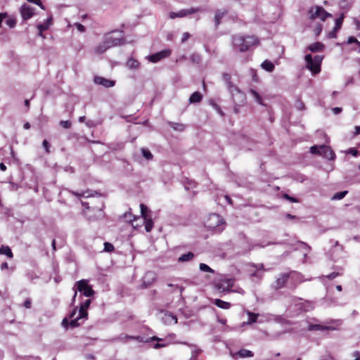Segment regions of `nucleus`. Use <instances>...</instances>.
I'll return each instance as SVG.
<instances>
[{
    "instance_id": "f257e3e1",
    "label": "nucleus",
    "mask_w": 360,
    "mask_h": 360,
    "mask_svg": "<svg viewBox=\"0 0 360 360\" xmlns=\"http://www.w3.org/2000/svg\"><path fill=\"white\" fill-rule=\"evenodd\" d=\"M258 43V39L255 36L236 35L233 37V44L236 49L240 52L248 51L252 46Z\"/></svg>"
},
{
    "instance_id": "f03ea898",
    "label": "nucleus",
    "mask_w": 360,
    "mask_h": 360,
    "mask_svg": "<svg viewBox=\"0 0 360 360\" xmlns=\"http://www.w3.org/2000/svg\"><path fill=\"white\" fill-rule=\"evenodd\" d=\"M91 304V300H86L84 303L80 305L78 314L77 316L75 315L77 314V308H75L73 311L70 314V327L75 328L80 325L79 321L82 319H86L88 316L87 309L89 307Z\"/></svg>"
},
{
    "instance_id": "7ed1b4c3",
    "label": "nucleus",
    "mask_w": 360,
    "mask_h": 360,
    "mask_svg": "<svg viewBox=\"0 0 360 360\" xmlns=\"http://www.w3.org/2000/svg\"><path fill=\"white\" fill-rule=\"evenodd\" d=\"M323 60V56H315L314 58L311 54L305 56L306 67L313 74H317L321 71V65Z\"/></svg>"
},
{
    "instance_id": "20e7f679",
    "label": "nucleus",
    "mask_w": 360,
    "mask_h": 360,
    "mask_svg": "<svg viewBox=\"0 0 360 360\" xmlns=\"http://www.w3.org/2000/svg\"><path fill=\"white\" fill-rule=\"evenodd\" d=\"M308 14L309 19H320L322 21H324L328 17L332 16L330 13L319 6H311L308 11Z\"/></svg>"
},
{
    "instance_id": "39448f33",
    "label": "nucleus",
    "mask_w": 360,
    "mask_h": 360,
    "mask_svg": "<svg viewBox=\"0 0 360 360\" xmlns=\"http://www.w3.org/2000/svg\"><path fill=\"white\" fill-rule=\"evenodd\" d=\"M234 283L233 278H223L215 283L214 287L220 292H228Z\"/></svg>"
},
{
    "instance_id": "423d86ee",
    "label": "nucleus",
    "mask_w": 360,
    "mask_h": 360,
    "mask_svg": "<svg viewBox=\"0 0 360 360\" xmlns=\"http://www.w3.org/2000/svg\"><path fill=\"white\" fill-rule=\"evenodd\" d=\"M222 224H224L223 219L219 214H211L206 221L205 226L209 229H214Z\"/></svg>"
},
{
    "instance_id": "0eeeda50",
    "label": "nucleus",
    "mask_w": 360,
    "mask_h": 360,
    "mask_svg": "<svg viewBox=\"0 0 360 360\" xmlns=\"http://www.w3.org/2000/svg\"><path fill=\"white\" fill-rule=\"evenodd\" d=\"M112 34L113 32L107 33L103 37L105 43L107 44L110 48L120 45L122 41H124V38L122 34H120V37H115Z\"/></svg>"
},
{
    "instance_id": "6e6552de",
    "label": "nucleus",
    "mask_w": 360,
    "mask_h": 360,
    "mask_svg": "<svg viewBox=\"0 0 360 360\" xmlns=\"http://www.w3.org/2000/svg\"><path fill=\"white\" fill-rule=\"evenodd\" d=\"M77 290L79 292H82L84 295L86 297H91L94 295V291L91 286L88 285L86 280H81L75 283Z\"/></svg>"
},
{
    "instance_id": "1a4fd4ad",
    "label": "nucleus",
    "mask_w": 360,
    "mask_h": 360,
    "mask_svg": "<svg viewBox=\"0 0 360 360\" xmlns=\"http://www.w3.org/2000/svg\"><path fill=\"white\" fill-rule=\"evenodd\" d=\"M233 102L237 105H242L245 101V94L236 86L229 90Z\"/></svg>"
},
{
    "instance_id": "9d476101",
    "label": "nucleus",
    "mask_w": 360,
    "mask_h": 360,
    "mask_svg": "<svg viewBox=\"0 0 360 360\" xmlns=\"http://www.w3.org/2000/svg\"><path fill=\"white\" fill-rule=\"evenodd\" d=\"M171 50L165 49L160 52L152 54L148 57V59L151 63H158L163 58H167L171 55Z\"/></svg>"
},
{
    "instance_id": "9b49d317",
    "label": "nucleus",
    "mask_w": 360,
    "mask_h": 360,
    "mask_svg": "<svg viewBox=\"0 0 360 360\" xmlns=\"http://www.w3.org/2000/svg\"><path fill=\"white\" fill-rule=\"evenodd\" d=\"M200 8H191L189 9H182L178 12H172L169 14V17L171 19H174L175 18H184L188 15H191L195 13H197L200 11Z\"/></svg>"
},
{
    "instance_id": "f8f14e48",
    "label": "nucleus",
    "mask_w": 360,
    "mask_h": 360,
    "mask_svg": "<svg viewBox=\"0 0 360 360\" xmlns=\"http://www.w3.org/2000/svg\"><path fill=\"white\" fill-rule=\"evenodd\" d=\"M290 277V274L283 273L281 274L276 280L274 284H272V288L275 290H278L280 288H283L286 283L288 282Z\"/></svg>"
},
{
    "instance_id": "ddd939ff",
    "label": "nucleus",
    "mask_w": 360,
    "mask_h": 360,
    "mask_svg": "<svg viewBox=\"0 0 360 360\" xmlns=\"http://www.w3.org/2000/svg\"><path fill=\"white\" fill-rule=\"evenodd\" d=\"M156 279V274L153 271H147L143 276V286L148 288L150 286Z\"/></svg>"
},
{
    "instance_id": "4468645a",
    "label": "nucleus",
    "mask_w": 360,
    "mask_h": 360,
    "mask_svg": "<svg viewBox=\"0 0 360 360\" xmlns=\"http://www.w3.org/2000/svg\"><path fill=\"white\" fill-rule=\"evenodd\" d=\"M34 13V10L30 6L23 4L20 8V14L24 20L31 18Z\"/></svg>"
},
{
    "instance_id": "2eb2a0df",
    "label": "nucleus",
    "mask_w": 360,
    "mask_h": 360,
    "mask_svg": "<svg viewBox=\"0 0 360 360\" xmlns=\"http://www.w3.org/2000/svg\"><path fill=\"white\" fill-rule=\"evenodd\" d=\"M95 84L101 85L104 87H112L115 86V82L114 80H110L103 77L96 76L94 79Z\"/></svg>"
},
{
    "instance_id": "dca6fc26",
    "label": "nucleus",
    "mask_w": 360,
    "mask_h": 360,
    "mask_svg": "<svg viewBox=\"0 0 360 360\" xmlns=\"http://www.w3.org/2000/svg\"><path fill=\"white\" fill-rule=\"evenodd\" d=\"M321 155H322L323 158L330 160H333L335 158V153L329 146L326 145H321Z\"/></svg>"
},
{
    "instance_id": "f3484780",
    "label": "nucleus",
    "mask_w": 360,
    "mask_h": 360,
    "mask_svg": "<svg viewBox=\"0 0 360 360\" xmlns=\"http://www.w3.org/2000/svg\"><path fill=\"white\" fill-rule=\"evenodd\" d=\"M324 45L321 42H315L311 44H310L308 46V49L311 52H321L324 49Z\"/></svg>"
},
{
    "instance_id": "a211bd4d",
    "label": "nucleus",
    "mask_w": 360,
    "mask_h": 360,
    "mask_svg": "<svg viewBox=\"0 0 360 360\" xmlns=\"http://www.w3.org/2000/svg\"><path fill=\"white\" fill-rule=\"evenodd\" d=\"M202 94L198 91H195L191 94L188 99V102L189 103H200L202 101Z\"/></svg>"
},
{
    "instance_id": "6ab92c4d",
    "label": "nucleus",
    "mask_w": 360,
    "mask_h": 360,
    "mask_svg": "<svg viewBox=\"0 0 360 360\" xmlns=\"http://www.w3.org/2000/svg\"><path fill=\"white\" fill-rule=\"evenodd\" d=\"M53 18L50 16L43 24H39L37 25V29L39 31L44 32L49 28V27L52 25Z\"/></svg>"
},
{
    "instance_id": "aec40b11",
    "label": "nucleus",
    "mask_w": 360,
    "mask_h": 360,
    "mask_svg": "<svg viewBox=\"0 0 360 360\" xmlns=\"http://www.w3.org/2000/svg\"><path fill=\"white\" fill-rule=\"evenodd\" d=\"M226 11L225 10H217L215 13L214 22L215 26L218 27L221 22V19L225 15Z\"/></svg>"
},
{
    "instance_id": "412c9836",
    "label": "nucleus",
    "mask_w": 360,
    "mask_h": 360,
    "mask_svg": "<svg viewBox=\"0 0 360 360\" xmlns=\"http://www.w3.org/2000/svg\"><path fill=\"white\" fill-rule=\"evenodd\" d=\"M333 328L324 326L320 324H310L308 326V330H332Z\"/></svg>"
},
{
    "instance_id": "4be33fe9",
    "label": "nucleus",
    "mask_w": 360,
    "mask_h": 360,
    "mask_svg": "<svg viewBox=\"0 0 360 360\" xmlns=\"http://www.w3.org/2000/svg\"><path fill=\"white\" fill-rule=\"evenodd\" d=\"M222 77H223V80L225 82L229 91L236 86V85L232 84V82H231V77L229 74L224 73L222 75Z\"/></svg>"
},
{
    "instance_id": "5701e85b",
    "label": "nucleus",
    "mask_w": 360,
    "mask_h": 360,
    "mask_svg": "<svg viewBox=\"0 0 360 360\" xmlns=\"http://www.w3.org/2000/svg\"><path fill=\"white\" fill-rule=\"evenodd\" d=\"M214 304L221 309H228L231 307V304L229 302L223 301L219 299H215L214 301Z\"/></svg>"
},
{
    "instance_id": "b1692460",
    "label": "nucleus",
    "mask_w": 360,
    "mask_h": 360,
    "mask_svg": "<svg viewBox=\"0 0 360 360\" xmlns=\"http://www.w3.org/2000/svg\"><path fill=\"white\" fill-rule=\"evenodd\" d=\"M110 47L108 46L107 44L105 43V41L103 40L101 44H99L96 48H95V52L96 53L101 54L104 53L106 50H108Z\"/></svg>"
},
{
    "instance_id": "393cba45",
    "label": "nucleus",
    "mask_w": 360,
    "mask_h": 360,
    "mask_svg": "<svg viewBox=\"0 0 360 360\" xmlns=\"http://www.w3.org/2000/svg\"><path fill=\"white\" fill-rule=\"evenodd\" d=\"M234 356H239L240 358L252 357L253 356V353L250 350L242 349L236 353Z\"/></svg>"
},
{
    "instance_id": "a878e982",
    "label": "nucleus",
    "mask_w": 360,
    "mask_h": 360,
    "mask_svg": "<svg viewBox=\"0 0 360 360\" xmlns=\"http://www.w3.org/2000/svg\"><path fill=\"white\" fill-rule=\"evenodd\" d=\"M194 257V254L191 252H187L186 254L182 255L179 257L178 261L179 262H185L191 261Z\"/></svg>"
},
{
    "instance_id": "bb28decb",
    "label": "nucleus",
    "mask_w": 360,
    "mask_h": 360,
    "mask_svg": "<svg viewBox=\"0 0 360 360\" xmlns=\"http://www.w3.org/2000/svg\"><path fill=\"white\" fill-rule=\"evenodd\" d=\"M0 254L1 255H6L9 258H12L13 257L12 251H11V248L8 246L2 245L0 248Z\"/></svg>"
},
{
    "instance_id": "cd10ccee",
    "label": "nucleus",
    "mask_w": 360,
    "mask_h": 360,
    "mask_svg": "<svg viewBox=\"0 0 360 360\" xmlns=\"http://www.w3.org/2000/svg\"><path fill=\"white\" fill-rule=\"evenodd\" d=\"M127 66L129 69L136 70L139 67V63L136 60L131 58L127 60Z\"/></svg>"
},
{
    "instance_id": "c85d7f7f",
    "label": "nucleus",
    "mask_w": 360,
    "mask_h": 360,
    "mask_svg": "<svg viewBox=\"0 0 360 360\" xmlns=\"http://www.w3.org/2000/svg\"><path fill=\"white\" fill-rule=\"evenodd\" d=\"M261 65L264 70L268 72H272L274 69V65L267 60H264Z\"/></svg>"
},
{
    "instance_id": "c756f323",
    "label": "nucleus",
    "mask_w": 360,
    "mask_h": 360,
    "mask_svg": "<svg viewBox=\"0 0 360 360\" xmlns=\"http://www.w3.org/2000/svg\"><path fill=\"white\" fill-rule=\"evenodd\" d=\"M170 127L176 131H182L185 129L186 126L182 123L169 122Z\"/></svg>"
},
{
    "instance_id": "7c9ffc66",
    "label": "nucleus",
    "mask_w": 360,
    "mask_h": 360,
    "mask_svg": "<svg viewBox=\"0 0 360 360\" xmlns=\"http://www.w3.org/2000/svg\"><path fill=\"white\" fill-rule=\"evenodd\" d=\"M247 314L248 315V320L247 321V324H251L257 321V318L259 316V314H255L251 311H248Z\"/></svg>"
},
{
    "instance_id": "2f4dec72",
    "label": "nucleus",
    "mask_w": 360,
    "mask_h": 360,
    "mask_svg": "<svg viewBox=\"0 0 360 360\" xmlns=\"http://www.w3.org/2000/svg\"><path fill=\"white\" fill-rule=\"evenodd\" d=\"M141 153H142V155L147 160H150L153 159V154L151 153V152L147 149V148H142L141 149Z\"/></svg>"
},
{
    "instance_id": "473e14b6",
    "label": "nucleus",
    "mask_w": 360,
    "mask_h": 360,
    "mask_svg": "<svg viewBox=\"0 0 360 360\" xmlns=\"http://www.w3.org/2000/svg\"><path fill=\"white\" fill-rule=\"evenodd\" d=\"M347 43L348 44L355 43L356 45V47H355L354 49L355 51H357L358 52H360V41H359L355 37H349L348 38Z\"/></svg>"
},
{
    "instance_id": "72a5a7b5",
    "label": "nucleus",
    "mask_w": 360,
    "mask_h": 360,
    "mask_svg": "<svg viewBox=\"0 0 360 360\" xmlns=\"http://www.w3.org/2000/svg\"><path fill=\"white\" fill-rule=\"evenodd\" d=\"M190 59L192 61V63L195 64H199L202 60L201 56L199 53H196L191 54L190 56Z\"/></svg>"
},
{
    "instance_id": "f704fd0d",
    "label": "nucleus",
    "mask_w": 360,
    "mask_h": 360,
    "mask_svg": "<svg viewBox=\"0 0 360 360\" xmlns=\"http://www.w3.org/2000/svg\"><path fill=\"white\" fill-rule=\"evenodd\" d=\"M145 223V229L147 232H150L153 227V222L150 218L148 219V217H146V219H144Z\"/></svg>"
},
{
    "instance_id": "c9c22d12",
    "label": "nucleus",
    "mask_w": 360,
    "mask_h": 360,
    "mask_svg": "<svg viewBox=\"0 0 360 360\" xmlns=\"http://www.w3.org/2000/svg\"><path fill=\"white\" fill-rule=\"evenodd\" d=\"M347 193V191L338 192L332 197V200H341L346 195Z\"/></svg>"
},
{
    "instance_id": "e433bc0d",
    "label": "nucleus",
    "mask_w": 360,
    "mask_h": 360,
    "mask_svg": "<svg viewBox=\"0 0 360 360\" xmlns=\"http://www.w3.org/2000/svg\"><path fill=\"white\" fill-rule=\"evenodd\" d=\"M200 270L204 272L214 273V270L208 265L204 263H200L199 265Z\"/></svg>"
},
{
    "instance_id": "4c0bfd02",
    "label": "nucleus",
    "mask_w": 360,
    "mask_h": 360,
    "mask_svg": "<svg viewBox=\"0 0 360 360\" xmlns=\"http://www.w3.org/2000/svg\"><path fill=\"white\" fill-rule=\"evenodd\" d=\"M250 93L252 95V96L255 98V101L261 105L262 104V98L256 91H255L254 89H250Z\"/></svg>"
},
{
    "instance_id": "58836bf2",
    "label": "nucleus",
    "mask_w": 360,
    "mask_h": 360,
    "mask_svg": "<svg viewBox=\"0 0 360 360\" xmlns=\"http://www.w3.org/2000/svg\"><path fill=\"white\" fill-rule=\"evenodd\" d=\"M343 18L344 15L343 14H342V15L340 18L335 20V25L334 27L335 28V30H339L341 28L343 22Z\"/></svg>"
},
{
    "instance_id": "ea45409f",
    "label": "nucleus",
    "mask_w": 360,
    "mask_h": 360,
    "mask_svg": "<svg viewBox=\"0 0 360 360\" xmlns=\"http://www.w3.org/2000/svg\"><path fill=\"white\" fill-rule=\"evenodd\" d=\"M105 252H111L114 250V246L112 244L105 242L104 243V250Z\"/></svg>"
},
{
    "instance_id": "a19ab883",
    "label": "nucleus",
    "mask_w": 360,
    "mask_h": 360,
    "mask_svg": "<svg viewBox=\"0 0 360 360\" xmlns=\"http://www.w3.org/2000/svg\"><path fill=\"white\" fill-rule=\"evenodd\" d=\"M310 152L313 154H319L321 155V146H313L310 148Z\"/></svg>"
},
{
    "instance_id": "79ce46f5",
    "label": "nucleus",
    "mask_w": 360,
    "mask_h": 360,
    "mask_svg": "<svg viewBox=\"0 0 360 360\" xmlns=\"http://www.w3.org/2000/svg\"><path fill=\"white\" fill-rule=\"evenodd\" d=\"M168 287H170L172 288V292H174L175 290H179L180 295H181L183 290H184V288L182 286H179L178 285H174L172 283H169Z\"/></svg>"
},
{
    "instance_id": "37998d69",
    "label": "nucleus",
    "mask_w": 360,
    "mask_h": 360,
    "mask_svg": "<svg viewBox=\"0 0 360 360\" xmlns=\"http://www.w3.org/2000/svg\"><path fill=\"white\" fill-rule=\"evenodd\" d=\"M140 208H141V217L144 219H146V217H147V215H146V212L148 210V207L147 206H146L145 205L143 204H141L140 205Z\"/></svg>"
},
{
    "instance_id": "c03bdc74",
    "label": "nucleus",
    "mask_w": 360,
    "mask_h": 360,
    "mask_svg": "<svg viewBox=\"0 0 360 360\" xmlns=\"http://www.w3.org/2000/svg\"><path fill=\"white\" fill-rule=\"evenodd\" d=\"M69 319L70 316L68 318L65 317L61 322V326L65 329H68L69 326H70V321H69Z\"/></svg>"
},
{
    "instance_id": "a18cd8bd",
    "label": "nucleus",
    "mask_w": 360,
    "mask_h": 360,
    "mask_svg": "<svg viewBox=\"0 0 360 360\" xmlns=\"http://www.w3.org/2000/svg\"><path fill=\"white\" fill-rule=\"evenodd\" d=\"M60 125L64 129H69L71 127L72 124L70 121L66 120V121H60Z\"/></svg>"
},
{
    "instance_id": "49530a36",
    "label": "nucleus",
    "mask_w": 360,
    "mask_h": 360,
    "mask_svg": "<svg viewBox=\"0 0 360 360\" xmlns=\"http://www.w3.org/2000/svg\"><path fill=\"white\" fill-rule=\"evenodd\" d=\"M322 31V25L321 24H317L314 30V32L315 35L318 36L321 34Z\"/></svg>"
},
{
    "instance_id": "de8ad7c7",
    "label": "nucleus",
    "mask_w": 360,
    "mask_h": 360,
    "mask_svg": "<svg viewBox=\"0 0 360 360\" xmlns=\"http://www.w3.org/2000/svg\"><path fill=\"white\" fill-rule=\"evenodd\" d=\"M347 153L351 154L352 155L356 157L359 154V151L356 148H351L348 149Z\"/></svg>"
},
{
    "instance_id": "09e8293b",
    "label": "nucleus",
    "mask_w": 360,
    "mask_h": 360,
    "mask_svg": "<svg viewBox=\"0 0 360 360\" xmlns=\"http://www.w3.org/2000/svg\"><path fill=\"white\" fill-rule=\"evenodd\" d=\"M27 1L38 5L41 9H45L44 5L42 4L41 0H27Z\"/></svg>"
},
{
    "instance_id": "8fccbe9b",
    "label": "nucleus",
    "mask_w": 360,
    "mask_h": 360,
    "mask_svg": "<svg viewBox=\"0 0 360 360\" xmlns=\"http://www.w3.org/2000/svg\"><path fill=\"white\" fill-rule=\"evenodd\" d=\"M75 26L77 27L78 31H79L80 32H85L86 29H85V27L83 25H82V24H80L79 22H75Z\"/></svg>"
},
{
    "instance_id": "3c124183",
    "label": "nucleus",
    "mask_w": 360,
    "mask_h": 360,
    "mask_svg": "<svg viewBox=\"0 0 360 360\" xmlns=\"http://www.w3.org/2000/svg\"><path fill=\"white\" fill-rule=\"evenodd\" d=\"M42 146L44 148L46 152L47 153H50V150H49L50 144H49V143L46 140H44V141L42 143Z\"/></svg>"
},
{
    "instance_id": "603ef678",
    "label": "nucleus",
    "mask_w": 360,
    "mask_h": 360,
    "mask_svg": "<svg viewBox=\"0 0 360 360\" xmlns=\"http://www.w3.org/2000/svg\"><path fill=\"white\" fill-rule=\"evenodd\" d=\"M6 23L8 27H13L16 24V21L14 19H8L6 20Z\"/></svg>"
},
{
    "instance_id": "864d4df0",
    "label": "nucleus",
    "mask_w": 360,
    "mask_h": 360,
    "mask_svg": "<svg viewBox=\"0 0 360 360\" xmlns=\"http://www.w3.org/2000/svg\"><path fill=\"white\" fill-rule=\"evenodd\" d=\"M338 30H335V28L334 27L333 30L328 33V37L330 39L336 38V32Z\"/></svg>"
},
{
    "instance_id": "5fc2aeb1",
    "label": "nucleus",
    "mask_w": 360,
    "mask_h": 360,
    "mask_svg": "<svg viewBox=\"0 0 360 360\" xmlns=\"http://www.w3.org/2000/svg\"><path fill=\"white\" fill-rule=\"evenodd\" d=\"M283 198L286 200H288L289 201H290L292 202H298L297 199H296L293 197H290L288 194H284Z\"/></svg>"
},
{
    "instance_id": "6e6d98bb",
    "label": "nucleus",
    "mask_w": 360,
    "mask_h": 360,
    "mask_svg": "<svg viewBox=\"0 0 360 360\" xmlns=\"http://www.w3.org/2000/svg\"><path fill=\"white\" fill-rule=\"evenodd\" d=\"M339 275L338 273H336V272H333L331 274H330L329 275L327 276V278L330 280H333L335 278H336Z\"/></svg>"
},
{
    "instance_id": "4d7b16f0",
    "label": "nucleus",
    "mask_w": 360,
    "mask_h": 360,
    "mask_svg": "<svg viewBox=\"0 0 360 360\" xmlns=\"http://www.w3.org/2000/svg\"><path fill=\"white\" fill-rule=\"evenodd\" d=\"M120 339L123 341H127V340H128V339H138V338L134 337V336L124 335L123 337L120 336Z\"/></svg>"
},
{
    "instance_id": "13d9d810",
    "label": "nucleus",
    "mask_w": 360,
    "mask_h": 360,
    "mask_svg": "<svg viewBox=\"0 0 360 360\" xmlns=\"http://www.w3.org/2000/svg\"><path fill=\"white\" fill-rule=\"evenodd\" d=\"M190 37L188 32H184L181 39V42H185Z\"/></svg>"
},
{
    "instance_id": "bf43d9fd",
    "label": "nucleus",
    "mask_w": 360,
    "mask_h": 360,
    "mask_svg": "<svg viewBox=\"0 0 360 360\" xmlns=\"http://www.w3.org/2000/svg\"><path fill=\"white\" fill-rule=\"evenodd\" d=\"M342 108H339V107H335L332 109V111L335 115L340 113L342 112Z\"/></svg>"
},
{
    "instance_id": "052dcab7",
    "label": "nucleus",
    "mask_w": 360,
    "mask_h": 360,
    "mask_svg": "<svg viewBox=\"0 0 360 360\" xmlns=\"http://www.w3.org/2000/svg\"><path fill=\"white\" fill-rule=\"evenodd\" d=\"M31 304H32L31 300L30 299H27L25 301L24 306L27 309H30L31 307Z\"/></svg>"
},
{
    "instance_id": "680f3d73",
    "label": "nucleus",
    "mask_w": 360,
    "mask_h": 360,
    "mask_svg": "<svg viewBox=\"0 0 360 360\" xmlns=\"http://www.w3.org/2000/svg\"><path fill=\"white\" fill-rule=\"evenodd\" d=\"M167 318L172 321L174 323H177V318L173 315H168Z\"/></svg>"
},
{
    "instance_id": "e2e57ef3",
    "label": "nucleus",
    "mask_w": 360,
    "mask_h": 360,
    "mask_svg": "<svg viewBox=\"0 0 360 360\" xmlns=\"http://www.w3.org/2000/svg\"><path fill=\"white\" fill-rule=\"evenodd\" d=\"M167 345V344H160V343H156V344L154 345V348H155V349H159V348H161V347H166Z\"/></svg>"
},
{
    "instance_id": "0e129e2a",
    "label": "nucleus",
    "mask_w": 360,
    "mask_h": 360,
    "mask_svg": "<svg viewBox=\"0 0 360 360\" xmlns=\"http://www.w3.org/2000/svg\"><path fill=\"white\" fill-rule=\"evenodd\" d=\"M353 356L355 357V360H360V353L356 351L353 353Z\"/></svg>"
},
{
    "instance_id": "69168bd1",
    "label": "nucleus",
    "mask_w": 360,
    "mask_h": 360,
    "mask_svg": "<svg viewBox=\"0 0 360 360\" xmlns=\"http://www.w3.org/2000/svg\"><path fill=\"white\" fill-rule=\"evenodd\" d=\"M200 352V349H195L192 351V358H195L196 355H198V354H199V352Z\"/></svg>"
},
{
    "instance_id": "338daca9",
    "label": "nucleus",
    "mask_w": 360,
    "mask_h": 360,
    "mask_svg": "<svg viewBox=\"0 0 360 360\" xmlns=\"http://www.w3.org/2000/svg\"><path fill=\"white\" fill-rule=\"evenodd\" d=\"M215 109L217 110V112L222 116L224 115L222 110H221V108H219V106H218L217 105L214 104V105Z\"/></svg>"
},
{
    "instance_id": "774afa93",
    "label": "nucleus",
    "mask_w": 360,
    "mask_h": 360,
    "mask_svg": "<svg viewBox=\"0 0 360 360\" xmlns=\"http://www.w3.org/2000/svg\"><path fill=\"white\" fill-rule=\"evenodd\" d=\"M8 264L7 262H4L1 264V270H4V269H8Z\"/></svg>"
}]
</instances>
